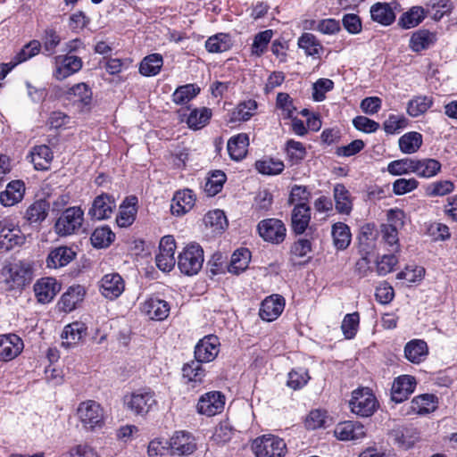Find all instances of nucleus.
Here are the masks:
<instances>
[{
  "label": "nucleus",
  "mask_w": 457,
  "mask_h": 457,
  "mask_svg": "<svg viewBox=\"0 0 457 457\" xmlns=\"http://www.w3.org/2000/svg\"><path fill=\"white\" fill-rule=\"evenodd\" d=\"M163 65V59L160 54H152L145 56L140 62L139 72L143 76L157 75Z\"/></svg>",
  "instance_id": "42"
},
{
  "label": "nucleus",
  "mask_w": 457,
  "mask_h": 457,
  "mask_svg": "<svg viewBox=\"0 0 457 457\" xmlns=\"http://www.w3.org/2000/svg\"><path fill=\"white\" fill-rule=\"evenodd\" d=\"M23 342L14 334L0 336V361H8L18 356L23 349Z\"/></svg>",
  "instance_id": "12"
},
{
  "label": "nucleus",
  "mask_w": 457,
  "mask_h": 457,
  "mask_svg": "<svg viewBox=\"0 0 457 457\" xmlns=\"http://www.w3.org/2000/svg\"><path fill=\"white\" fill-rule=\"evenodd\" d=\"M50 204L44 199H39L32 203L26 210L24 219L29 225L39 227L46 219Z\"/></svg>",
  "instance_id": "23"
},
{
  "label": "nucleus",
  "mask_w": 457,
  "mask_h": 457,
  "mask_svg": "<svg viewBox=\"0 0 457 457\" xmlns=\"http://www.w3.org/2000/svg\"><path fill=\"white\" fill-rule=\"evenodd\" d=\"M225 181V173L221 170H215L207 179V181L204 185V191L209 195L213 196L221 191Z\"/></svg>",
  "instance_id": "57"
},
{
  "label": "nucleus",
  "mask_w": 457,
  "mask_h": 457,
  "mask_svg": "<svg viewBox=\"0 0 457 457\" xmlns=\"http://www.w3.org/2000/svg\"><path fill=\"white\" fill-rule=\"evenodd\" d=\"M424 18V9L420 6H413L408 12L403 13L398 24L403 29H411L418 26Z\"/></svg>",
  "instance_id": "49"
},
{
  "label": "nucleus",
  "mask_w": 457,
  "mask_h": 457,
  "mask_svg": "<svg viewBox=\"0 0 457 457\" xmlns=\"http://www.w3.org/2000/svg\"><path fill=\"white\" fill-rule=\"evenodd\" d=\"M31 162L36 170H46L53 161V152L46 145H36L31 153Z\"/></svg>",
  "instance_id": "35"
},
{
  "label": "nucleus",
  "mask_w": 457,
  "mask_h": 457,
  "mask_svg": "<svg viewBox=\"0 0 457 457\" xmlns=\"http://www.w3.org/2000/svg\"><path fill=\"white\" fill-rule=\"evenodd\" d=\"M170 446L171 454L187 455L191 454L196 449L195 438L190 433L185 431L176 432L170 438Z\"/></svg>",
  "instance_id": "16"
},
{
  "label": "nucleus",
  "mask_w": 457,
  "mask_h": 457,
  "mask_svg": "<svg viewBox=\"0 0 457 457\" xmlns=\"http://www.w3.org/2000/svg\"><path fill=\"white\" fill-rule=\"evenodd\" d=\"M349 404L353 413L361 417H370L376 411L378 402L369 388H361L353 392Z\"/></svg>",
  "instance_id": "6"
},
{
  "label": "nucleus",
  "mask_w": 457,
  "mask_h": 457,
  "mask_svg": "<svg viewBox=\"0 0 457 457\" xmlns=\"http://www.w3.org/2000/svg\"><path fill=\"white\" fill-rule=\"evenodd\" d=\"M435 35L428 30L420 29L412 34L410 39V48L413 52H420L435 43Z\"/></svg>",
  "instance_id": "44"
},
{
  "label": "nucleus",
  "mask_w": 457,
  "mask_h": 457,
  "mask_svg": "<svg viewBox=\"0 0 457 457\" xmlns=\"http://www.w3.org/2000/svg\"><path fill=\"white\" fill-rule=\"evenodd\" d=\"M85 289L83 287L78 285L71 287L61 298L60 304L62 310L65 312L74 310L79 303L83 300Z\"/></svg>",
  "instance_id": "40"
},
{
  "label": "nucleus",
  "mask_w": 457,
  "mask_h": 457,
  "mask_svg": "<svg viewBox=\"0 0 457 457\" xmlns=\"http://www.w3.org/2000/svg\"><path fill=\"white\" fill-rule=\"evenodd\" d=\"M297 46L304 51L307 56L319 58L323 52V46L319 39L312 33L304 32L298 38Z\"/></svg>",
  "instance_id": "39"
},
{
  "label": "nucleus",
  "mask_w": 457,
  "mask_h": 457,
  "mask_svg": "<svg viewBox=\"0 0 457 457\" xmlns=\"http://www.w3.org/2000/svg\"><path fill=\"white\" fill-rule=\"evenodd\" d=\"M225 405V396L219 391H212L203 395L196 405L200 414L208 417L220 413Z\"/></svg>",
  "instance_id": "9"
},
{
  "label": "nucleus",
  "mask_w": 457,
  "mask_h": 457,
  "mask_svg": "<svg viewBox=\"0 0 457 457\" xmlns=\"http://www.w3.org/2000/svg\"><path fill=\"white\" fill-rule=\"evenodd\" d=\"M333 245L337 250L346 249L351 243V232L349 227L343 222L333 224L331 228Z\"/></svg>",
  "instance_id": "41"
},
{
  "label": "nucleus",
  "mask_w": 457,
  "mask_h": 457,
  "mask_svg": "<svg viewBox=\"0 0 457 457\" xmlns=\"http://www.w3.org/2000/svg\"><path fill=\"white\" fill-rule=\"evenodd\" d=\"M76 256V253L68 246H59L50 251L46 257V267L58 269L69 264Z\"/></svg>",
  "instance_id": "24"
},
{
  "label": "nucleus",
  "mask_w": 457,
  "mask_h": 457,
  "mask_svg": "<svg viewBox=\"0 0 457 457\" xmlns=\"http://www.w3.org/2000/svg\"><path fill=\"white\" fill-rule=\"evenodd\" d=\"M115 235L108 227L97 228L91 235L92 245L96 248L107 247L113 240Z\"/></svg>",
  "instance_id": "55"
},
{
  "label": "nucleus",
  "mask_w": 457,
  "mask_h": 457,
  "mask_svg": "<svg viewBox=\"0 0 457 457\" xmlns=\"http://www.w3.org/2000/svg\"><path fill=\"white\" fill-rule=\"evenodd\" d=\"M24 192L25 185L22 181H11L0 194V202L4 206H13L22 200Z\"/></svg>",
  "instance_id": "28"
},
{
  "label": "nucleus",
  "mask_w": 457,
  "mask_h": 457,
  "mask_svg": "<svg viewBox=\"0 0 457 457\" xmlns=\"http://www.w3.org/2000/svg\"><path fill=\"white\" fill-rule=\"evenodd\" d=\"M195 197L192 190L184 189L176 192L170 206L171 212L178 216L189 212L195 205Z\"/></svg>",
  "instance_id": "27"
},
{
  "label": "nucleus",
  "mask_w": 457,
  "mask_h": 457,
  "mask_svg": "<svg viewBox=\"0 0 457 457\" xmlns=\"http://www.w3.org/2000/svg\"><path fill=\"white\" fill-rule=\"evenodd\" d=\"M211 115L212 112L208 108L204 107L202 109H195L191 111L187 117V123L189 128L199 129L208 123Z\"/></svg>",
  "instance_id": "56"
},
{
  "label": "nucleus",
  "mask_w": 457,
  "mask_h": 457,
  "mask_svg": "<svg viewBox=\"0 0 457 457\" xmlns=\"http://www.w3.org/2000/svg\"><path fill=\"white\" fill-rule=\"evenodd\" d=\"M256 109V101L250 99L242 102L232 111L229 122L246 121L251 119Z\"/></svg>",
  "instance_id": "45"
},
{
  "label": "nucleus",
  "mask_w": 457,
  "mask_h": 457,
  "mask_svg": "<svg viewBox=\"0 0 457 457\" xmlns=\"http://www.w3.org/2000/svg\"><path fill=\"white\" fill-rule=\"evenodd\" d=\"M124 404L133 414L145 416L157 404L154 392L139 389L124 396Z\"/></svg>",
  "instance_id": "2"
},
{
  "label": "nucleus",
  "mask_w": 457,
  "mask_h": 457,
  "mask_svg": "<svg viewBox=\"0 0 457 457\" xmlns=\"http://www.w3.org/2000/svg\"><path fill=\"white\" fill-rule=\"evenodd\" d=\"M318 237L316 228H309L303 237H300L291 245L290 253L294 257L303 258L312 251V241Z\"/></svg>",
  "instance_id": "29"
},
{
  "label": "nucleus",
  "mask_w": 457,
  "mask_h": 457,
  "mask_svg": "<svg viewBox=\"0 0 457 457\" xmlns=\"http://www.w3.org/2000/svg\"><path fill=\"white\" fill-rule=\"evenodd\" d=\"M66 99L77 105L80 111L88 107L92 101V91L85 83H79L71 87L65 94Z\"/></svg>",
  "instance_id": "20"
},
{
  "label": "nucleus",
  "mask_w": 457,
  "mask_h": 457,
  "mask_svg": "<svg viewBox=\"0 0 457 457\" xmlns=\"http://www.w3.org/2000/svg\"><path fill=\"white\" fill-rule=\"evenodd\" d=\"M7 282H12V287H24L30 280V270L21 264H12L5 268L3 272Z\"/></svg>",
  "instance_id": "32"
},
{
  "label": "nucleus",
  "mask_w": 457,
  "mask_h": 457,
  "mask_svg": "<svg viewBox=\"0 0 457 457\" xmlns=\"http://www.w3.org/2000/svg\"><path fill=\"white\" fill-rule=\"evenodd\" d=\"M23 242L24 237L21 235L20 229L4 221L0 230V249L9 251Z\"/></svg>",
  "instance_id": "30"
},
{
  "label": "nucleus",
  "mask_w": 457,
  "mask_h": 457,
  "mask_svg": "<svg viewBox=\"0 0 457 457\" xmlns=\"http://www.w3.org/2000/svg\"><path fill=\"white\" fill-rule=\"evenodd\" d=\"M176 242L172 236L163 237L159 245V253L155 257L157 267L162 271H170L176 263L174 257Z\"/></svg>",
  "instance_id": "8"
},
{
  "label": "nucleus",
  "mask_w": 457,
  "mask_h": 457,
  "mask_svg": "<svg viewBox=\"0 0 457 457\" xmlns=\"http://www.w3.org/2000/svg\"><path fill=\"white\" fill-rule=\"evenodd\" d=\"M204 221L207 227H210L214 232L218 233L223 231L228 226L225 213L218 209L205 214Z\"/></svg>",
  "instance_id": "53"
},
{
  "label": "nucleus",
  "mask_w": 457,
  "mask_h": 457,
  "mask_svg": "<svg viewBox=\"0 0 457 457\" xmlns=\"http://www.w3.org/2000/svg\"><path fill=\"white\" fill-rule=\"evenodd\" d=\"M258 231L265 241L280 244L286 237L287 228L280 220L271 218L260 221Z\"/></svg>",
  "instance_id": "7"
},
{
  "label": "nucleus",
  "mask_w": 457,
  "mask_h": 457,
  "mask_svg": "<svg viewBox=\"0 0 457 457\" xmlns=\"http://www.w3.org/2000/svg\"><path fill=\"white\" fill-rule=\"evenodd\" d=\"M398 231L399 230L383 225L380 226L382 241L388 246V251L392 253H396L400 250Z\"/></svg>",
  "instance_id": "60"
},
{
  "label": "nucleus",
  "mask_w": 457,
  "mask_h": 457,
  "mask_svg": "<svg viewBox=\"0 0 457 457\" xmlns=\"http://www.w3.org/2000/svg\"><path fill=\"white\" fill-rule=\"evenodd\" d=\"M334 198L336 210L342 214H349L352 211V201L350 193L343 184H337L334 187Z\"/></svg>",
  "instance_id": "43"
},
{
  "label": "nucleus",
  "mask_w": 457,
  "mask_h": 457,
  "mask_svg": "<svg viewBox=\"0 0 457 457\" xmlns=\"http://www.w3.org/2000/svg\"><path fill=\"white\" fill-rule=\"evenodd\" d=\"M60 290L61 285L50 277L42 278L34 285L36 297L42 303L51 302Z\"/></svg>",
  "instance_id": "13"
},
{
  "label": "nucleus",
  "mask_w": 457,
  "mask_h": 457,
  "mask_svg": "<svg viewBox=\"0 0 457 457\" xmlns=\"http://www.w3.org/2000/svg\"><path fill=\"white\" fill-rule=\"evenodd\" d=\"M199 92L200 88L194 84L180 86L173 93L172 100L177 104H185L192 100Z\"/></svg>",
  "instance_id": "54"
},
{
  "label": "nucleus",
  "mask_w": 457,
  "mask_h": 457,
  "mask_svg": "<svg viewBox=\"0 0 457 457\" xmlns=\"http://www.w3.org/2000/svg\"><path fill=\"white\" fill-rule=\"evenodd\" d=\"M55 63L54 77L59 80L78 72L82 67L81 59L74 55L57 56Z\"/></svg>",
  "instance_id": "15"
},
{
  "label": "nucleus",
  "mask_w": 457,
  "mask_h": 457,
  "mask_svg": "<svg viewBox=\"0 0 457 457\" xmlns=\"http://www.w3.org/2000/svg\"><path fill=\"white\" fill-rule=\"evenodd\" d=\"M249 137L245 133H240L232 137L227 144L228 154L232 160L240 161L247 154Z\"/></svg>",
  "instance_id": "31"
},
{
  "label": "nucleus",
  "mask_w": 457,
  "mask_h": 457,
  "mask_svg": "<svg viewBox=\"0 0 457 457\" xmlns=\"http://www.w3.org/2000/svg\"><path fill=\"white\" fill-rule=\"evenodd\" d=\"M428 354V345L424 340L413 339L404 346V355L412 363H420Z\"/></svg>",
  "instance_id": "34"
},
{
  "label": "nucleus",
  "mask_w": 457,
  "mask_h": 457,
  "mask_svg": "<svg viewBox=\"0 0 457 457\" xmlns=\"http://www.w3.org/2000/svg\"><path fill=\"white\" fill-rule=\"evenodd\" d=\"M232 44L228 34L220 33L208 38L205 47L210 53H222L230 49Z\"/></svg>",
  "instance_id": "50"
},
{
  "label": "nucleus",
  "mask_w": 457,
  "mask_h": 457,
  "mask_svg": "<svg viewBox=\"0 0 457 457\" xmlns=\"http://www.w3.org/2000/svg\"><path fill=\"white\" fill-rule=\"evenodd\" d=\"M220 340L214 335L202 338L195 347V357L198 362L212 361L220 353Z\"/></svg>",
  "instance_id": "10"
},
{
  "label": "nucleus",
  "mask_w": 457,
  "mask_h": 457,
  "mask_svg": "<svg viewBox=\"0 0 457 457\" xmlns=\"http://www.w3.org/2000/svg\"><path fill=\"white\" fill-rule=\"evenodd\" d=\"M437 408V398L434 395L424 394L412 399L407 414L425 415L434 411Z\"/></svg>",
  "instance_id": "25"
},
{
  "label": "nucleus",
  "mask_w": 457,
  "mask_h": 457,
  "mask_svg": "<svg viewBox=\"0 0 457 457\" xmlns=\"http://www.w3.org/2000/svg\"><path fill=\"white\" fill-rule=\"evenodd\" d=\"M454 189V184L451 180H440L430 183L425 188L428 196H444L452 193Z\"/></svg>",
  "instance_id": "59"
},
{
  "label": "nucleus",
  "mask_w": 457,
  "mask_h": 457,
  "mask_svg": "<svg viewBox=\"0 0 457 457\" xmlns=\"http://www.w3.org/2000/svg\"><path fill=\"white\" fill-rule=\"evenodd\" d=\"M123 278L118 273L106 274L101 279L102 295L110 300L119 297L124 291Z\"/></svg>",
  "instance_id": "19"
},
{
  "label": "nucleus",
  "mask_w": 457,
  "mask_h": 457,
  "mask_svg": "<svg viewBox=\"0 0 457 457\" xmlns=\"http://www.w3.org/2000/svg\"><path fill=\"white\" fill-rule=\"evenodd\" d=\"M183 377L190 382L201 383L205 376L204 370L198 361H192L183 366Z\"/></svg>",
  "instance_id": "58"
},
{
  "label": "nucleus",
  "mask_w": 457,
  "mask_h": 457,
  "mask_svg": "<svg viewBox=\"0 0 457 457\" xmlns=\"http://www.w3.org/2000/svg\"><path fill=\"white\" fill-rule=\"evenodd\" d=\"M252 447L256 457H283L287 449L284 440L273 435L256 438Z\"/></svg>",
  "instance_id": "5"
},
{
  "label": "nucleus",
  "mask_w": 457,
  "mask_h": 457,
  "mask_svg": "<svg viewBox=\"0 0 457 457\" xmlns=\"http://www.w3.org/2000/svg\"><path fill=\"white\" fill-rule=\"evenodd\" d=\"M149 457H167L171 453L170 442L160 439L152 440L148 445Z\"/></svg>",
  "instance_id": "63"
},
{
  "label": "nucleus",
  "mask_w": 457,
  "mask_h": 457,
  "mask_svg": "<svg viewBox=\"0 0 457 457\" xmlns=\"http://www.w3.org/2000/svg\"><path fill=\"white\" fill-rule=\"evenodd\" d=\"M422 145V135L419 132H408L399 138L400 150L404 154H414Z\"/></svg>",
  "instance_id": "48"
},
{
  "label": "nucleus",
  "mask_w": 457,
  "mask_h": 457,
  "mask_svg": "<svg viewBox=\"0 0 457 457\" xmlns=\"http://www.w3.org/2000/svg\"><path fill=\"white\" fill-rule=\"evenodd\" d=\"M309 379L310 376L306 370H293L288 373L287 386L296 390L306 385Z\"/></svg>",
  "instance_id": "64"
},
{
  "label": "nucleus",
  "mask_w": 457,
  "mask_h": 457,
  "mask_svg": "<svg viewBox=\"0 0 457 457\" xmlns=\"http://www.w3.org/2000/svg\"><path fill=\"white\" fill-rule=\"evenodd\" d=\"M433 104L432 97L427 96H414L408 102L407 113L411 117H419L424 114Z\"/></svg>",
  "instance_id": "46"
},
{
  "label": "nucleus",
  "mask_w": 457,
  "mask_h": 457,
  "mask_svg": "<svg viewBox=\"0 0 457 457\" xmlns=\"http://www.w3.org/2000/svg\"><path fill=\"white\" fill-rule=\"evenodd\" d=\"M284 163L279 159L266 158L255 162L256 170L264 175H278L284 170Z\"/></svg>",
  "instance_id": "52"
},
{
  "label": "nucleus",
  "mask_w": 457,
  "mask_h": 457,
  "mask_svg": "<svg viewBox=\"0 0 457 457\" xmlns=\"http://www.w3.org/2000/svg\"><path fill=\"white\" fill-rule=\"evenodd\" d=\"M83 216L84 212L80 207L66 208L54 224L55 233L61 237L74 234L82 226Z\"/></svg>",
  "instance_id": "4"
},
{
  "label": "nucleus",
  "mask_w": 457,
  "mask_h": 457,
  "mask_svg": "<svg viewBox=\"0 0 457 457\" xmlns=\"http://www.w3.org/2000/svg\"><path fill=\"white\" fill-rule=\"evenodd\" d=\"M389 436L395 445L404 450L412 447L418 440L417 433L406 428L393 429Z\"/></svg>",
  "instance_id": "38"
},
{
  "label": "nucleus",
  "mask_w": 457,
  "mask_h": 457,
  "mask_svg": "<svg viewBox=\"0 0 457 457\" xmlns=\"http://www.w3.org/2000/svg\"><path fill=\"white\" fill-rule=\"evenodd\" d=\"M415 158L395 160L389 162L387 171L394 176L415 173Z\"/></svg>",
  "instance_id": "51"
},
{
  "label": "nucleus",
  "mask_w": 457,
  "mask_h": 457,
  "mask_svg": "<svg viewBox=\"0 0 457 457\" xmlns=\"http://www.w3.org/2000/svg\"><path fill=\"white\" fill-rule=\"evenodd\" d=\"M415 386L416 380L412 376H400L393 383L391 399L395 403H402L414 391Z\"/></svg>",
  "instance_id": "17"
},
{
  "label": "nucleus",
  "mask_w": 457,
  "mask_h": 457,
  "mask_svg": "<svg viewBox=\"0 0 457 457\" xmlns=\"http://www.w3.org/2000/svg\"><path fill=\"white\" fill-rule=\"evenodd\" d=\"M360 317L358 312L346 314L342 321L341 328L346 339L353 338L359 327Z\"/></svg>",
  "instance_id": "61"
},
{
  "label": "nucleus",
  "mask_w": 457,
  "mask_h": 457,
  "mask_svg": "<svg viewBox=\"0 0 457 457\" xmlns=\"http://www.w3.org/2000/svg\"><path fill=\"white\" fill-rule=\"evenodd\" d=\"M87 327L81 321H74L64 327L62 333V345L66 348L76 345L87 335Z\"/></svg>",
  "instance_id": "26"
},
{
  "label": "nucleus",
  "mask_w": 457,
  "mask_h": 457,
  "mask_svg": "<svg viewBox=\"0 0 457 457\" xmlns=\"http://www.w3.org/2000/svg\"><path fill=\"white\" fill-rule=\"evenodd\" d=\"M425 275V269L421 266L410 265L396 275L397 279H404L409 283L421 281Z\"/></svg>",
  "instance_id": "62"
},
{
  "label": "nucleus",
  "mask_w": 457,
  "mask_h": 457,
  "mask_svg": "<svg viewBox=\"0 0 457 457\" xmlns=\"http://www.w3.org/2000/svg\"><path fill=\"white\" fill-rule=\"evenodd\" d=\"M204 263V251L197 244L187 245L178 258V266L187 276L197 274Z\"/></svg>",
  "instance_id": "3"
},
{
  "label": "nucleus",
  "mask_w": 457,
  "mask_h": 457,
  "mask_svg": "<svg viewBox=\"0 0 457 457\" xmlns=\"http://www.w3.org/2000/svg\"><path fill=\"white\" fill-rule=\"evenodd\" d=\"M334 435L342 441L358 440L365 436V430L361 423L344 421L336 426Z\"/></svg>",
  "instance_id": "22"
},
{
  "label": "nucleus",
  "mask_w": 457,
  "mask_h": 457,
  "mask_svg": "<svg viewBox=\"0 0 457 457\" xmlns=\"http://www.w3.org/2000/svg\"><path fill=\"white\" fill-rule=\"evenodd\" d=\"M144 310L150 319L162 320L169 315L170 304L164 300L150 298L145 303Z\"/></svg>",
  "instance_id": "36"
},
{
  "label": "nucleus",
  "mask_w": 457,
  "mask_h": 457,
  "mask_svg": "<svg viewBox=\"0 0 457 457\" xmlns=\"http://www.w3.org/2000/svg\"><path fill=\"white\" fill-rule=\"evenodd\" d=\"M442 169L439 161L433 158L416 159L415 174L423 179H430L436 176Z\"/></svg>",
  "instance_id": "37"
},
{
  "label": "nucleus",
  "mask_w": 457,
  "mask_h": 457,
  "mask_svg": "<svg viewBox=\"0 0 457 457\" xmlns=\"http://www.w3.org/2000/svg\"><path fill=\"white\" fill-rule=\"evenodd\" d=\"M285 300L278 295H272L266 297L260 308V317L263 320L272 321L276 320L283 312Z\"/></svg>",
  "instance_id": "18"
},
{
  "label": "nucleus",
  "mask_w": 457,
  "mask_h": 457,
  "mask_svg": "<svg viewBox=\"0 0 457 457\" xmlns=\"http://www.w3.org/2000/svg\"><path fill=\"white\" fill-rule=\"evenodd\" d=\"M137 198L136 196L127 197L120 206V212L116 218L117 224L125 228L133 223L137 214Z\"/></svg>",
  "instance_id": "33"
},
{
  "label": "nucleus",
  "mask_w": 457,
  "mask_h": 457,
  "mask_svg": "<svg viewBox=\"0 0 457 457\" xmlns=\"http://www.w3.org/2000/svg\"><path fill=\"white\" fill-rule=\"evenodd\" d=\"M116 208L115 200L108 194L96 196L89 209L88 214L92 219L102 220L109 219Z\"/></svg>",
  "instance_id": "11"
},
{
  "label": "nucleus",
  "mask_w": 457,
  "mask_h": 457,
  "mask_svg": "<svg viewBox=\"0 0 457 457\" xmlns=\"http://www.w3.org/2000/svg\"><path fill=\"white\" fill-rule=\"evenodd\" d=\"M395 3H376L370 10L371 19L384 26L391 25L395 21Z\"/></svg>",
  "instance_id": "21"
},
{
  "label": "nucleus",
  "mask_w": 457,
  "mask_h": 457,
  "mask_svg": "<svg viewBox=\"0 0 457 457\" xmlns=\"http://www.w3.org/2000/svg\"><path fill=\"white\" fill-rule=\"evenodd\" d=\"M251 253L248 249L242 248L234 252L228 266V271L233 274H239L244 271L249 264Z\"/></svg>",
  "instance_id": "47"
},
{
  "label": "nucleus",
  "mask_w": 457,
  "mask_h": 457,
  "mask_svg": "<svg viewBox=\"0 0 457 457\" xmlns=\"http://www.w3.org/2000/svg\"><path fill=\"white\" fill-rule=\"evenodd\" d=\"M77 415L82 427L87 431L102 428L104 425V411L101 405L93 400L79 404Z\"/></svg>",
  "instance_id": "1"
},
{
  "label": "nucleus",
  "mask_w": 457,
  "mask_h": 457,
  "mask_svg": "<svg viewBox=\"0 0 457 457\" xmlns=\"http://www.w3.org/2000/svg\"><path fill=\"white\" fill-rule=\"evenodd\" d=\"M311 220V209L306 203H298L295 205L291 214L292 230L302 235L309 229Z\"/></svg>",
  "instance_id": "14"
}]
</instances>
